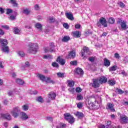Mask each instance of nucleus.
<instances>
[{
    "mask_svg": "<svg viewBox=\"0 0 128 128\" xmlns=\"http://www.w3.org/2000/svg\"><path fill=\"white\" fill-rule=\"evenodd\" d=\"M66 16L68 20H74V16L72 12H66Z\"/></svg>",
    "mask_w": 128,
    "mask_h": 128,
    "instance_id": "14",
    "label": "nucleus"
},
{
    "mask_svg": "<svg viewBox=\"0 0 128 128\" xmlns=\"http://www.w3.org/2000/svg\"><path fill=\"white\" fill-rule=\"evenodd\" d=\"M70 40V38L68 36H64L63 38H62V42H68Z\"/></svg>",
    "mask_w": 128,
    "mask_h": 128,
    "instance_id": "30",
    "label": "nucleus"
},
{
    "mask_svg": "<svg viewBox=\"0 0 128 128\" xmlns=\"http://www.w3.org/2000/svg\"><path fill=\"white\" fill-rule=\"evenodd\" d=\"M48 20L49 21V22H54L56 20L53 17H49L48 18Z\"/></svg>",
    "mask_w": 128,
    "mask_h": 128,
    "instance_id": "45",
    "label": "nucleus"
},
{
    "mask_svg": "<svg viewBox=\"0 0 128 128\" xmlns=\"http://www.w3.org/2000/svg\"><path fill=\"white\" fill-rule=\"evenodd\" d=\"M117 68L118 67L116 66H114L110 68V72H114V71L116 70Z\"/></svg>",
    "mask_w": 128,
    "mask_h": 128,
    "instance_id": "41",
    "label": "nucleus"
},
{
    "mask_svg": "<svg viewBox=\"0 0 128 128\" xmlns=\"http://www.w3.org/2000/svg\"><path fill=\"white\" fill-rule=\"evenodd\" d=\"M9 18L11 20H14L16 19V16H14V15H11V16H10Z\"/></svg>",
    "mask_w": 128,
    "mask_h": 128,
    "instance_id": "54",
    "label": "nucleus"
},
{
    "mask_svg": "<svg viewBox=\"0 0 128 128\" xmlns=\"http://www.w3.org/2000/svg\"><path fill=\"white\" fill-rule=\"evenodd\" d=\"M63 26L65 28H66V30H68V28H70V26H68V23H64L63 24Z\"/></svg>",
    "mask_w": 128,
    "mask_h": 128,
    "instance_id": "51",
    "label": "nucleus"
},
{
    "mask_svg": "<svg viewBox=\"0 0 128 128\" xmlns=\"http://www.w3.org/2000/svg\"><path fill=\"white\" fill-rule=\"evenodd\" d=\"M77 107L78 108H82V102H79L77 104Z\"/></svg>",
    "mask_w": 128,
    "mask_h": 128,
    "instance_id": "52",
    "label": "nucleus"
},
{
    "mask_svg": "<svg viewBox=\"0 0 128 128\" xmlns=\"http://www.w3.org/2000/svg\"><path fill=\"white\" fill-rule=\"evenodd\" d=\"M27 52L29 54H36L38 52V45L36 43L30 42L28 45Z\"/></svg>",
    "mask_w": 128,
    "mask_h": 128,
    "instance_id": "1",
    "label": "nucleus"
},
{
    "mask_svg": "<svg viewBox=\"0 0 128 128\" xmlns=\"http://www.w3.org/2000/svg\"><path fill=\"white\" fill-rule=\"evenodd\" d=\"M76 91L77 92H82V88H80V87H78L76 88Z\"/></svg>",
    "mask_w": 128,
    "mask_h": 128,
    "instance_id": "55",
    "label": "nucleus"
},
{
    "mask_svg": "<svg viewBox=\"0 0 128 128\" xmlns=\"http://www.w3.org/2000/svg\"><path fill=\"white\" fill-rule=\"evenodd\" d=\"M104 66H106L107 68L110 66V60H108V59L105 58L104 60Z\"/></svg>",
    "mask_w": 128,
    "mask_h": 128,
    "instance_id": "24",
    "label": "nucleus"
},
{
    "mask_svg": "<svg viewBox=\"0 0 128 128\" xmlns=\"http://www.w3.org/2000/svg\"><path fill=\"white\" fill-rule=\"evenodd\" d=\"M34 9H35L36 10H40V6H38V4L35 5V6H34Z\"/></svg>",
    "mask_w": 128,
    "mask_h": 128,
    "instance_id": "62",
    "label": "nucleus"
},
{
    "mask_svg": "<svg viewBox=\"0 0 128 128\" xmlns=\"http://www.w3.org/2000/svg\"><path fill=\"white\" fill-rule=\"evenodd\" d=\"M116 92H117V94H124V90H122L118 88H116Z\"/></svg>",
    "mask_w": 128,
    "mask_h": 128,
    "instance_id": "40",
    "label": "nucleus"
},
{
    "mask_svg": "<svg viewBox=\"0 0 128 128\" xmlns=\"http://www.w3.org/2000/svg\"><path fill=\"white\" fill-rule=\"evenodd\" d=\"M29 94H38V91L36 90L33 91V90H30L29 91Z\"/></svg>",
    "mask_w": 128,
    "mask_h": 128,
    "instance_id": "47",
    "label": "nucleus"
},
{
    "mask_svg": "<svg viewBox=\"0 0 128 128\" xmlns=\"http://www.w3.org/2000/svg\"><path fill=\"white\" fill-rule=\"evenodd\" d=\"M23 14H29L30 12V11L28 8H24L23 9L22 11Z\"/></svg>",
    "mask_w": 128,
    "mask_h": 128,
    "instance_id": "33",
    "label": "nucleus"
},
{
    "mask_svg": "<svg viewBox=\"0 0 128 128\" xmlns=\"http://www.w3.org/2000/svg\"><path fill=\"white\" fill-rule=\"evenodd\" d=\"M25 28H26L27 30H32V26L30 25L26 26Z\"/></svg>",
    "mask_w": 128,
    "mask_h": 128,
    "instance_id": "57",
    "label": "nucleus"
},
{
    "mask_svg": "<svg viewBox=\"0 0 128 128\" xmlns=\"http://www.w3.org/2000/svg\"><path fill=\"white\" fill-rule=\"evenodd\" d=\"M120 122L121 124H128V118L126 116H120Z\"/></svg>",
    "mask_w": 128,
    "mask_h": 128,
    "instance_id": "8",
    "label": "nucleus"
},
{
    "mask_svg": "<svg viewBox=\"0 0 128 128\" xmlns=\"http://www.w3.org/2000/svg\"><path fill=\"white\" fill-rule=\"evenodd\" d=\"M22 120H26L28 118V116L24 112H20V113Z\"/></svg>",
    "mask_w": 128,
    "mask_h": 128,
    "instance_id": "11",
    "label": "nucleus"
},
{
    "mask_svg": "<svg viewBox=\"0 0 128 128\" xmlns=\"http://www.w3.org/2000/svg\"><path fill=\"white\" fill-rule=\"evenodd\" d=\"M22 110L26 112V110H28V105H24L22 106Z\"/></svg>",
    "mask_w": 128,
    "mask_h": 128,
    "instance_id": "42",
    "label": "nucleus"
},
{
    "mask_svg": "<svg viewBox=\"0 0 128 128\" xmlns=\"http://www.w3.org/2000/svg\"><path fill=\"white\" fill-rule=\"evenodd\" d=\"M43 58L44 60H50L52 58V55H44Z\"/></svg>",
    "mask_w": 128,
    "mask_h": 128,
    "instance_id": "35",
    "label": "nucleus"
},
{
    "mask_svg": "<svg viewBox=\"0 0 128 128\" xmlns=\"http://www.w3.org/2000/svg\"><path fill=\"white\" fill-rule=\"evenodd\" d=\"M16 82L18 84L22 85L24 82L22 79H16Z\"/></svg>",
    "mask_w": 128,
    "mask_h": 128,
    "instance_id": "38",
    "label": "nucleus"
},
{
    "mask_svg": "<svg viewBox=\"0 0 128 128\" xmlns=\"http://www.w3.org/2000/svg\"><path fill=\"white\" fill-rule=\"evenodd\" d=\"M56 93L51 92L48 94V100H56Z\"/></svg>",
    "mask_w": 128,
    "mask_h": 128,
    "instance_id": "10",
    "label": "nucleus"
},
{
    "mask_svg": "<svg viewBox=\"0 0 128 128\" xmlns=\"http://www.w3.org/2000/svg\"><path fill=\"white\" fill-rule=\"evenodd\" d=\"M117 24H120L121 28H123V30H126V24L125 21L119 19L117 21Z\"/></svg>",
    "mask_w": 128,
    "mask_h": 128,
    "instance_id": "9",
    "label": "nucleus"
},
{
    "mask_svg": "<svg viewBox=\"0 0 128 128\" xmlns=\"http://www.w3.org/2000/svg\"><path fill=\"white\" fill-rule=\"evenodd\" d=\"M98 102H96V100H95L94 102H90L89 104V108H94V106H98Z\"/></svg>",
    "mask_w": 128,
    "mask_h": 128,
    "instance_id": "26",
    "label": "nucleus"
},
{
    "mask_svg": "<svg viewBox=\"0 0 128 128\" xmlns=\"http://www.w3.org/2000/svg\"><path fill=\"white\" fill-rule=\"evenodd\" d=\"M35 27L36 28H38V30H42V26L40 23H36L35 24Z\"/></svg>",
    "mask_w": 128,
    "mask_h": 128,
    "instance_id": "28",
    "label": "nucleus"
},
{
    "mask_svg": "<svg viewBox=\"0 0 128 128\" xmlns=\"http://www.w3.org/2000/svg\"><path fill=\"white\" fill-rule=\"evenodd\" d=\"M50 48L48 47H44V52H55L54 50V48H56V46L54 44V43H50Z\"/></svg>",
    "mask_w": 128,
    "mask_h": 128,
    "instance_id": "6",
    "label": "nucleus"
},
{
    "mask_svg": "<svg viewBox=\"0 0 128 128\" xmlns=\"http://www.w3.org/2000/svg\"><path fill=\"white\" fill-rule=\"evenodd\" d=\"M17 54L19 56H21L22 58L24 56V53L22 51H17Z\"/></svg>",
    "mask_w": 128,
    "mask_h": 128,
    "instance_id": "34",
    "label": "nucleus"
},
{
    "mask_svg": "<svg viewBox=\"0 0 128 128\" xmlns=\"http://www.w3.org/2000/svg\"><path fill=\"white\" fill-rule=\"evenodd\" d=\"M20 109L18 106H16L10 110V114H12L14 118H16L18 116H20Z\"/></svg>",
    "mask_w": 128,
    "mask_h": 128,
    "instance_id": "2",
    "label": "nucleus"
},
{
    "mask_svg": "<svg viewBox=\"0 0 128 128\" xmlns=\"http://www.w3.org/2000/svg\"><path fill=\"white\" fill-rule=\"evenodd\" d=\"M14 34H20V29H18V28H14Z\"/></svg>",
    "mask_w": 128,
    "mask_h": 128,
    "instance_id": "31",
    "label": "nucleus"
},
{
    "mask_svg": "<svg viewBox=\"0 0 128 128\" xmlns=\"http://www.w3.org/2000/svg\"><path fill=\"white\" fill-rule=\"evenodd\" d=\"M66 126V124L64 123H59L57 126V128H65Z\"/></svg>",
    "mask_w": 128,
    "mask_h": 128,
    "instance_id": "29",
    "label": "nucleus"
},
{
    "mask_svg": "<svg viewBox=\"0 0 128 128\" xmlns=\"http://www.w3.org/2000/svg\"><path fill=\"white\" fill-rule=\"evenodd\" d=\"M94 59H95L94 57L92 56V57L89 58L88 60L90 62H94Z\"/></svg>",
    "mask_w": 128,
    "mask_h": 128,
    "instance_id": "53",
    "label": "nucleus"
},
{
    "mask_svg": "<svg viewBox=\"0 0 128 128\" xmlns=\"http://www.w3.org/2000/svg\"><path fill=\"white\" fill-rule=\"evenodd\" d=\"M67 84L68 86H70V88H72V86H74V82L72 80H68Z\"/></svg>",
    "mask_w": 128,
    "mask_h": 128,
    "instance_id": "25",
    "label": "nucleus"
},
{
    "mask_svg": "<svg viewBox=\"0 0 128 128\" xmlns=\"http://www.w3.org/2000/svg\"><path fill=\"white\" fill-rule=\"evenodd\" d=\"M108 108L111 112H116V110L114 108V105L111 103L108 104Z\"/></svg>",
    "mask_w": 128,
    "mask_h": 128,
    "instance_id": "22",
    "label": "nucleus"
},
{
    "mask_svg": "<svg viewBox=\"0 0 128 128\" xmlns=\"http://www.w3.org/2000/svg\"><path fill=\"white\" fill-rule=\"evenodd\" d=\"M12 10L8 8L6 10V14H12Z\"/></svg>",
    "mask_w": 128,
    "mask_h": 128,
    "instance_id": "49",
    "label": "nucleus"
},
{
    "mask_svg": "<svg viewBox=\"0 0 128 128\" xmlns=\"http://www.w3.org/2000/svg\"><path fill=\"white\" fill-rule=\"evenodd\" d=\"M74 56H76V52L72 51L68 56H66V58H74Z\"/></svg>",
    "mask_w": 128,
    "mask_h": 128,
    "instance_id": "15",
    "label": "nucleus"
},
{
    "mask_svg": "<svg viewBox=\"0 0 128 128\" xmlns=\"http://www.w3.org/2000/svg\"><path fill=\"white\" fill-rule=\"evenodd\" d=\"M64 118L70 124L74 122V116H72L69 113L64 114Z\"/></svg>",
    "mask_w": 128,
    "mask_h": 128,
    "instance_id": "4",
    "label": "nucleus"
},
{
    "mask_svg": "<svg viewBox=\"0 0 128 128\" xmlns=\"http://www.w3.org/2000/svg\"><path fill=\"white\" fill-rule=\"evenodd\" d=\"M46 84H54L55 82L54 80H52L50 77H46L44 81Z\"/></svg>",
    "mask_w": 128,
    "mask_h": 128,
    "instance_id": "12",
    "label": "nucleus"
},
{
    "mask_svg": "<svg viewBox=\"0 0 128 128\" xmlns=\"http://www.w3.org/2000/svg\"><path fill=\"white\" fill-rule=\"evenodd\" d=\"M114 57L116 58H120V54L118 53H116L114 54Z\"/></svg>",
    "mask_w": 128,
    "mask_h": 128,
    "instance_id": "63",
    "label": "nucleus"
},
{
    "mask_svg": "<svg viewBox=\"0 0 128 128\" xmlns=\"http://www.w3.org/2000/svg\"><path fill=\"white\" fill-rule=\"evenodd\" d=\"M0 44L2 47L6 46L8 44V41L6 40L1 38L0 39Z\"/></svg>",
    "mask_w": 128,
    "mask_h": 128,
    "instance_id": "17",
    "label": "nucleus"
},
{
    "mask_svg": "<svg viewBox=\"0 0 128 128\" xmlns=\"http://www.w3.org/2000/svg\"><path fill=\"white\" fill-rule=\"evenodd\" d=\"M47 120H50V122H52V118L50 116L46 117Z\"/></svg>",
    "mask_w": 128,
    "mask_h": 128,
    "instance_id": "60",
    "label": "nucleus"
},
{
    "mask_svg": "<svg viewBox=\"0 0 128 128\" xmlns=\"http://www.w3.org/2000/svg\"><path fill=\"white\" fill-rule=\"evenodd\" d=\"M84 52H80V56L84 60L88 58V56L86 54H90V50L88 47H84L83 48Z\"/></svg>",
    "mask_w": 128,
    "mask_h": 128,
    "instance_id": "3",
    "label": "nucleus"
},
{
    "mask_svg": "<svg viewBox=\"0 0 128 128\" xmlns=\"http://www.w3.org/2000/svg\"><path fill=\"white\" fill-rule=\"evenodd\" d=\"M93 88H99L100 87V84H98V80L96 79L93 80V83L92 84Z\"/></svg>",
    "mask_w": 128,
    "mask_h": 128,
    "instance_id": "13",
    "label": "nucleus"
},
{
    "mask_svg": "<svg viewBox=\"0 0 128 128\" xmlns=\"http://www.w3.org/2000/svg\"><path fill=\"white\" fill-rule=\"evenodd\" d=\"M56 61L59 62V64H61L62 66H64L65 64H66V60L64 59H62V58H60V57H58L57 60Z\"/></svg>",
    "mask_w": 128,
    "mask_h": 128,
    "instance_id": "18",
    "label": "nucleus"
},
{
    "mask_svg": "<svg viewBox=\"0 0 128 128\" xmlns=\"http://www.w3.org/2000/svg\"><path fill=\"white\" fill-rule=\"evenodd\" d=\"M119 5L120 6V8H124L125 6L124 4L122 2H120Z\"/></svg>",
    "mask_w": 128,
    "mask_h": 128,
    "instance_id": "58",
    "label": "nucleus"
},
{
    "mask_svg": "<svg viewBox=\"0 0 128 128\" xmlns=\"http://www.w3.org/2000/svg\"><path fill=\"white\" fill-rule=\"evenodd\" d=\"M4 128H8V122H4Z\"/></svg>",
    "mask_w": 128,
    "mask_h": 128,
    "instance_id": "61",
    "label": "nucleus"
},
{
    "mask_svg": "<svg viewBox=\"0 0 128 128\" xmlns=\"http://www.w3.org/2000/svg\"><path fill=\"white\" fill-rule=\"evenodd\" d=\"M1 28H4V30H8L10 28V26L8 25H2L1 26Z\"/></svg>",
    "mask_w": 128,
    "mask_h": 128,
    "instance_id": "48",
    "label": "nucleus"
},
{
    "mask_svg": "<svg viewBox=\"0 0 128 128\" xmlns=\"http://www.w3.org/2000/svg\"><path fill=\"white\" fill-rule=\"evenodd\" d=\"M2 52L5 54H8L10 52V48L8 46H4L2 47Z\"/></svg>",
    "mask_w": 128,
    "mask_h": 128,
    "instance_id": "19",
    "label": "nucleus"
},
{
    "mask_svg": "<svg viewBox=\"0 0 128 128\" xmlns=\"http://www.w3.org/2000/svg\"><path fill=\"white\" fill-rule=\"evenodd\" d=\"M0 118L7 120H12V116H10V114L8 113L6 114H0Z\"/></svg>",
    "mask_w": 128,
    "mask_h": 128,
    "instance_id": "7",
    "label": "nucleus"
},
{
    "mask_svg": "<svg viewBox=\"0 0 128 128\" xmlns=\"http://www.w3.org/2000/svg\"><path fill=\"white\" fill-rule=\"evenodd\" d=\"M100 24L103 26L104 28L108 27V24H106V20L105 18H101L99 20V22L97 23V26L99 28H100Z\"/></svg>",
    "mask_w": 128,
    "mask_h": 128,
    "instance_id": "5",
    "label": "nucleus"
},
{
    "mask_svg": "<svg viewBox=\"0 0 128 128\" xmlns=\"http://www.w3.org/2000/svg\"><path fill=\"white\" fill-rule=\"evenodd\" d=\"M76 72L77 74H80H80H84V70L80 68L76 69Z\"/></svg>",
    "mask_w": 128,
    "mask_h": 128,
    "instance_id": "23",
    "label": "nucleus"
},
{
    "mask_svg": "<svg viewBox=\"0 0 128 128\" xmlns=\"http://www.w3.org/2000/svg\"><path fill=\"white\" fill-rule=\"evenodd\" d=\"M75 28H80V24H76L75 25Z\"/></svg>",
    "mask_w": 128,
    "mask_h": 128,
    "instance_id": "64",
    "label": "nucleus"
},
{
    "mask_svg": "<svg viewBox=\"0 0 128 128\" xmlns=\"http://www.w3.org/2000/svg\"><path fill=\"white\" fill-rule=\"evenodd\" d=\"M98 128H106V126L102 124H100L98 126Z\"/></svg>",
    "mask_w": 128,
    "mask_h": 128,
    "instance_id": "56",
    "label": "nucleus"
},
{
    "mask_svg": "<svg viewBox=\"0 0 128 128\" xmlns=\"http://www.w3.org/2000/svg\"><path fill=\"white\" fill-rule=\"evenodd\" d=\"M10 2L13 4V6H18V3H16V0H10Z\"/></svg>",
    "mask_w": 128,
    "mask_h": 128,
    "instance_id": "36",
    "label": "nucleus"
},
{
    "mask_svg": "<svg viewBox=\"0 0 128 128\" xmlns=\"http://www.w3.org/2000/svg\"><path fill=\"white\" fill-rule=\"evenodd\" d=\"M76 116H77V118H84V114L82 112H77L76 114H75Z\"/></svg>",
    "mask_w": 128,
    "mask_h": 128,
    "instance_id": "21",
    "label": "nucleus"
},
{
    "mask_svg": "<svg viewBox=\"0 0 128 128\" xmlns=\"http://www.w3.org/2000/svg\"><path fill=\"white\" fill-rule=\"evenodd\" d=\"M108 84L110 86H114V85L116 84V81L114 80H109L108 81Z\"/></svg>",
    "mask_w": 128,
    "mask_h": 128,
    "instance_id": "37",
    "label": "nucleus"
},
{
    "mask_svg": "<svg viewBox=\"0 0 128 128\" xmlns=\"http://www.w3.org/2000/svg\"><path fill=\"white\" fill-rule=\"evenodd\" d=\"M52 66H53V68H58L59 66L58 64V63H56V62H53L52 64Z\"/></svg>",
    "mask_w": 128,
    "mask_h": 128,
    "instance_id": "43",
    "label": "nucleus"
},
{
    "mask_svg": "<svg viewBox=\"0 0 128 128\" xmlns=\"http://www.w3.org/2000/svg\"><path fill=\"white\" fill-rule=\"evenodd\" d=\"M108 22L111 24H114V18H109Z\"/></svg>",
    "mask_w": 128,
    "mask_h": 128,
    "instance_id": "44",
    "label": "nucleus"
},
{
    "mask_svg": "<svg viewBox=\"0 0 128 128\" xmlns=\"http://www.w3.org/2000/svg\"><path fill=\"white\" fill-rule=\"evenodd\" d=\"M82 98H84V97H82V94H78L77 96V100H82Z\"/></svg>",
    "mask_w": 128,
    "mask_h": 128,
    "instance_id": "46",
    "label": "nucleus"
},
{
    "mask_svg": "<svg viewBox=\"0 0 128 128\" xmlns=\"http://www.w3.org/2000/svg\"><path fill=\"white\" fill-rule=\"evenodd\" d=\"M36 102H44V99L42 96H39L37 98H36Z\"/></svg>",
    "mask_w": 128,
    "mask_h": 128,
    "instance_id": "39",
    "label": "nucleus"
},
{
    "mask_svg": "<svg viewBox=\"0 0 128 128\" xmlns=\"http://www.w3.org/2000/svg\"><path fill=\"white\" fill-rule=\"evenodd\" d=\"M36 77L38 78L40 80H42V82H44L46 80V76L40 74H38L36 75Z\"/></svg>",
    "mask_w": 128,
    "mask_h": 128,
    "instance_id": "16",
    "label": "nucleus"
},
{
    "mask_svg": "<svg viewBox=\"0 0 128 128\" xmlns=\"http://www.w3.org/2000/svg\"><path fill=\"white\" fill-rule=\"evenodd\" d=\"M70 64L72 66H76L78 64V62L76 61H71Z\"/></svg>",
    "mask_w": 128,
    "mask_h": 128,
    "instance_id": "50",
    "label": "nucleus"
},
{
    "mask_svg": "<svg viewBox=\"0 0 128 128\" xmlns=\"http://www.w3.org/2000/svg\"><path fill=\"white\" fill-rule=\"evenodd\" d=\"M99 82H100L105 84V82H108V79L104 76H102L100 78Z\"/></svg>",
    "mask_w": 128,
    "mask_h": 128,
    "instance_id": "27",
    "label": "nucleus"
},
{
    "mask_svg": "<svg viewBox=\"0 0 128 128\" xmlns=\"http://www.w3.org/2000/svg\"><path fill=\"white\" fill-rule=\"evenodd\" d=\"M122 74H123V76H128V74H126V71L124 70H122L121 72Z\"/></svg>",
    "mask_w": 128,
    "mask_h": 128,
    "instance_id": "59",
    "label": "nucleus"
},
{
    "mask_svg": "<svg viewBox=\"0 0 128 128\" xmlns=\"http://www.w3.org/2000/svg\"><path fill=\"white\" fill-rule=\"evenodd\" d=\"M73 36L74 38H80V32L79 31H74L72 32Z\"/></svg>",
    "mask_w": 128,
    "mask_h": 128,
    "instance_id": "20",
    "label": "nucleus"
},
{
    "mask_svg": "<svg viewBox=\"0 0 128 128\" xmlns=\"http://www.w3.org/2000/svg\"><path fill=\"white\" fill-rule=\"evenodd\" d=\"M57 76L58 78H66V76H64V73H62L60 72H58Z\"/></svg>",
    "mask_w": 128,
    "mask_h": 128,
    "instance_id": "32",
    "label": "nucleus"
}]
</instances>
